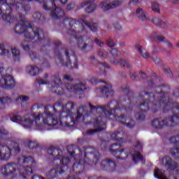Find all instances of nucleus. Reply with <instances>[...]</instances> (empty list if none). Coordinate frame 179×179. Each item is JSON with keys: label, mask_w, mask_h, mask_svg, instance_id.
<instances>
[{"label": "nucleus", "mask_w": 179, "mask_h": 179, "mask_svg": "<svg viewBox=\"0 0 179 179\" xmlns=\"http://www.w3.org/2000/svg\"><path fill=\"white\" fill-rule=\"evenodd\" d=\"M0 50L3 52V54H4V55H8V54H9V52L6 49H3L0 47Z\"/></svg>", "instance_id": "obj_30"}, {"label": "nucleus", "mask_w": 179, "mask_h": 179, "mask_svg": "<svg viewBox=\"0 0 179 179\" xmlns=\"http://www.w3.org/2000/svg\"><path fill=\"white\" fill-rule=\"evenodd\" d=\"M136 15L141 20H146L148 19V14L142 8H138L136 10Z\"/></svg>", "instance_id": "obj_10"}, {"label": "nucleus", "mask_w": 179, "mask_h": 179, "mask_svg": "<svg viewBox=\"0 0 179 179\" xmlns=\"http://www.w3.org/2000/svg\"><path fill=\"white\" fill-rule=\"evenodd\" d=\"M62 16H64V11L62 10L56 8L55 10L52 11V17L53 19H58V17H61Z\"/></svg>", "instance_id": "obj_11"}, {"label": "nucleus", "mask_w": 179, "mask_h": 179, "mask_svg": "<svg viewBox=\"0 0 179 179\" xmlns=\"http://www.w3.org/2000/svg\"><path fill=\"white\" fill-rule=\"evenodd\" d=\"M79 121H83V116L78 113L76 118V122H79Z\"/></svg>", "instance_id": "obj_23"}, {"label": "nucleus", "mask_w": 179, "mask_h": 179, "mask_svg": "<svg viewBox=\"0 0 179 179\" xmlns=\"http://www.w3.org/2000/svg\"><path fill=\"white\" fill-rule=\"evenodd\" d=\"M60 2H62V3L64 5L68 2V0H60Z\"/></svg>", "instance_id": "obj_41"}, {"label": "nucleus", "mask_w": 179, "mask_h": 179, "mask_svg": "<svg viewBox=\"0 0 179 179\" xmlns=\"http://www.w3.org/2000/svg\"><path fill=\"white\" fill-rule=\"evenodd\" d=\"M107 44L108 45V47H110V48L112 47H114L115 45V43H114L113 40L109 39L107 42Z\"/></svg>", "instance_id": "obj_24"}, {"label": "nucleus", "mask_w": 179, "mask_h": 179, "mask_svg": "<svg viewBox=\"0 0 179 179\" xmlns=\"http://www.w3.org/2000/svg\"><path fill=\"white\" fill-rule=\"evenodd\" d=\"M117 52V50H115L113 49V50H112L111 53H112V54H114V52Z\"/></svg>", "instance_id": "obj_45"}, {"label": "nucleus", "mask_w": 179, "mask_h": 179, "mask_svg": "<svg viewBox=\"0 0 179 179\" xmlns=\"http://www.w3.org/2000/svg\"><path fill=\"white\" fill-rule=\"evenodd\" d=\"M28 173H29L30 174H31V173H33V171L31 169V168L28 169Z\"/></svg>", "instance_id": "obj_43"}, {"label": "nucleus", "mask_w": 179, "mask_h": 179, "mask_svg": "<svg viewBox=\"0 0 179 179\" xmlns=\"http://www.w3.org/2000/svg\"><path fill=\"white\" fill-rule=\"evenodd\" d=\"M152 124L155 128H162L163 127V122L162 120H155L152 122Z\"/></svg>", "instance_id": "obj_15"}, {"label": "nucleus", "mask_w": 179, "mask_h": 179, "mask_svg": "<svg viewBox=\"0 0 179 179\" xmlns=\"http://www.w3.org/2000/svg\"><path fill=\"white\" fill-rule=\"evenodd\" d=\"M142 56L143 57V58H150V56L149 55V54H148L146 52H143L142 54Z\"/></svg>", "instance_id": "obj_35"}, {"label": "nucleus", "mask_w": 179, "mask_h": 179, "mask_svg": "<svg viewBox=\"0 0 179 179\" xmlns=\"http://www.w3.org/2000/svg\"><path fill=\"white\" fill-rule=\"evenodd\" d=\"M25 26H27V23H26Z\"/></svg>", "instance_id": "obj_53"}, {"label": "nucleus", "mask_w": 179, "mask_h": 179, "mask_svg": "<svg viewBox=\"0 0 179 179\" xmlns=\"http://www.w3.org/2000/svg\"><path fill=\"white\" fill-rule=\"evenodd\" d=\"M23 50H25V51H27L29 50V45H22Z\"/></svg>", "instance_id": "obj_39"}, {"label": "nucleus", "mask_w": 179, "mask_h": 179, "mask_svg": "<svg viewBox=\"0 0 179 179\" xmlns=\"http://www.w3.org/2000/svg\"><path fill=\"white\" fill-rule=\"evenodd\" d=\"M3 19L6 20L7 22H10V19H12V17H10V15H8L7 17H6V15H3Z\"/></svg>", "instance_id": "obj_29"}, {"label": "nucleus", "mask_w": 179, "mask_h": 179, "mask_svg": "<svg viewBox=\"0 0 179 179\" xmlns=\"http://www.w3.org/2000/svg\"><path fill=\"white\" fill-rule=\"evenodd\" d=\"M79 47H80V48H81V50H86V45H85V43H80V45H79Z\"/></svg>", "instance_id": "obj_32"}, {"label": "nucleus", "mask_w": 179, "mask_h": 179, "mask_svg": "<svg viewBox=\"0 0 179 179\" xmlns=\"http://www.w3.org/2000/svg\"><path fill=\"white\" fill-rule=\"evenodd\" d=\"M80 164H84V163L82 162H80Z\"/></svg>", "instance_id": "obj_49"}, {"label": "nucleus", "mask_w": 179, "mask_h": 179, "mask_svg": "<svg viewBox=\"0 0 179 179\" xmlns=\"http://www.w3.org/2000/svg\"><path fill=\"white\" fill-rule=\"evenodd\" d=\"M159 20H160L159 18H155L154 20H153V22L155 24H159Z\"/></svg>", "instance_id": "obj_38"}, {"label": "nucleus", "mask_w": 179, "mask_h": 179, "mask_svg": "<svg viewBox=\"0 0 179 179\" xmlns=\"http://www.w3.org/2000/svg\"><path fill=\"white\" fill-rule=\"evenodd\" d=\"M21 100V101H27V100H29V96H19L16 100Z\"/></svg>", "instance_id": "obj_25"}, {"label": "nucleus", "mask_w": 179, "mask_h": 179, "mask_svg": "<svg viewBox=\"0 0 179 179\" xmlns=\"http://www.w3.org/2000/svg\"><path fill=\"white\" fill-rule=\"evenodd\" d=\"M171 143H174L175 145H178L179 146V136L171 137L170 138Z\"/></svg>", "instance_id": "obj_20"}, {"label": "nucleus", "mask_w": 179, "mask_h": 179, "mask_svg": "<svg viewBox=\"0 0 179 179\" xmlns=\"http://www.w3.org/2000/svg\"><path fill=\"white\" fill-rule=\"evenodd\" d=\"M129 128H132V126H130V125L129 124Z\"/></svg>", "instance_id": "obj_51"}, {"label": "nucleus", "mask_w": 179, "mask_h": 179, "mask_svg": "<svg viewBox=\"0 0 179 179\" xmlns=\"http://www.w3.org/2000/svg\"><path fill=\"white\" fill-rule=\"evenodd\" d=\"M24 35L27 38H31L33 40L34 37H37V38H40V36L43 34V31L40 29H35V30H33V29L27 27L23 31Z\"/></svg>", "instance_id": "obj_5"}, {"label": "nucleus", "mask_w": 179, "mask_h": 179, "mask_svg": "<svg viewBox=\"0 0 179 179\" xmlns=\"http://www.w3.org/2000/svg\"><path fill=\"white\" fill-rule=\"evenodd\" d=\"M12 54L15 61H17L20 58V54L19 51L17 49L14 48L12 50Z\"/></svg>", "instance_id": "obj_17"}, {"label": "nucleus", "mask_w": 179, "mask_h": 179, "mask_svg": "<svg viewBox=\"0 0 179 179\" xmlns=\"http://www.w3.org/2000/svg\"><path fill=\"white\" fill-rule=\"evenodd\" d=\"M69 163V159L66 158V157H64L62 160V166L66 164Z\"/></svg>", "instance_id": "obj_26"}, {"label": "nucleus", "mask_w": 179, "mask_h": 179, "mask_svg": "<svg viewBox=\"0 0 179 179\" xmlns=\"http://www.w3.org/2000/svg\"><path fill=\"white\" fill-rule=\"evenodd\" d=\"M162 1H164V2H169V1H173V0H162Z\"/></svg>", "instance_id": "obj_47"}, {"label": "nucleus", "mask_w": 179, "mask_h": 179, "mask_svg": "<svg viewBox=\"0 0 179 179\" xmlns=\"http://www.w3.org/2000/svg\"><path fill=\"white\" fill-rule=\"evenodd\" d=\"M43 2H46V3H49V2H50L51 5L54 6V0H43Z\"/></svg>", "instance_id": "obj_33"}, {"label": "nucleus", "mask_w": 179, "mask_h": 179, "mask_svg": "<svg viewBox=\"0 0 179 179\" xmlns=\"http://www.w3.org/2000/svg\"><path fill=\"white\" fill-rule=\"evenodd\" d=\"M2 13V10L0 9V15Z\"/></svg>", "instance_id": "obj_50"}, {"label": "nucleus", "mask_w": 179, "mask_h": 179, "mask_svg": "<svg viewBox=\"0 0 179 179\" xmlns=\"http://www.w3.org/2000/svg\"><path fill=\"white\" fill-rule=\"evenodd\" d=\"M55 85H61V80L59 78H57L53 85H52V89H55V93H57V94H64V93H69L72 92L78 93V92H83V90L86 89L83 84L76 86L67 85L65 86L66 90L64 91L62 90V88L58 87V86Z\"/></svg>", "instance_id": "obj_2"}, {"label": "nucleus", "mask_w": 179, "mask_h": 179, "mask_svg": "<svg viewBox=\"0 0 179 179\" xmlns=\"http://www.w3.org/2000/svg\"><path fill=\"white\" fill-rule=\"evenodd\" d=\"M8 1L9 0H0V3H5V2H7V3H9Z\"/></svg>", "instance_id": "obj_40"}, {"label": "nucleus", "mask_w": 179, "mask_h": 179, "mask_svg": "<svg viewBox=\"0 0 179 179\" xmlns=\"http://www.w3.org/2000/svg\"><path fill=\"white\" fill-rule=\"evenodd\" d=\"M154 176L155 178L158 179H167V178L164 176V173L160 171L159 169H156L154 173Z\"/></svg>", "instance_id": "obj_13"}, {"label": "nucleus", "mask_w": 179, "mask_h": 179, "mask_svg": "<svg viewBox=\"0 0 179 179\" xmlns=\"http://www.w3.org/2000/svg\"><path fill=\"white\" fill-rule=\"evenodd\" d=\"M0 86L3 89H10L16 85L15 78L10 74H8V70H5L3 65L0 64Z\"/></svg>", "instance_id": "obj_3"}, {"label": "nucleus", "mask_w": 179, "mask_h": 179, "mask_svg": "<svg viewBox=\"0 0 179 179\" xmlns=\"http://www.w3.org/2000/svg\"><path fill=\"white\" fill-rule=\"evenodd\" d=\"M131 123H133V125H134V122H131Z\"/></svg>", "instance_id": "obj_54"}, {"label": "nucleus", "mask_w": 179, "mask_h": 179, "mask_svg": "<svg viewBox=\"0 0 179 179\" xmlns=\"http://www.w3.org/2000/svg\"><path fill=\"white\" fill-rule=\"evenodd\" d=\"M136 48H137L138 52H140V54H142V49H141V45H137Z\"/></svg>", "instance_id": "obj_36"}, {"label": "nucleus", "mask_w": 179, "mask_h": 179, "mask_svg": "<svg viewBox=\"0 0 179 179\" xmlns=\"http://www.w3.org/2000/svg\"><path fill=\"white\" fill-rule=\"evenodd\" d=\"M130 155L132 156L133 160L134 162H135V163H138V162H141V160H143L142 155H141V153L138 152L131 151L130 152Z\"/></svg>", "instance_id": "obj_12"}, {"label": "nucleus", "mask_w": 179, "mask_h": 179, "mask_svg": "<svg viewBox=\"0 0 179 179\" xmlns=\"http://www.w3.org/2000/svg\"><path fill=\"white\" fill-rule=\"evenodd\" d=\"M43 9H45V10H47V6H43Z\"/></svg>", "instance_id": "obj_46"}, {"label": "nucleus", "mask_w": 179, "mask_h": 179, "mask_svg": "<svg viewBox=\"0 0 179 179\" xmlns=\"http://www.w3.org/2000/svg\"><path fill=\"white\" fill-rule=\"evenodd\" d=\"M109 166L113 167V169H115V163L113 161H109Z\"/></svg>", "instance_id": "obj_31"}, {"label": "nucleus", "mask_w": 179, "mask_h": 179, "mask_svg": "<svg viewBox=\"0 0 179 179\" xmlns=\"http://www.w3.org/2000/svg\"><path fill=\"white\" fill-rule=\"evenodd\" d=\"M83 23H84V24H85L87 26V27L90 29V30H92V31H96L97 27H94V25H91L90 23H88L86 21H84Z\"/></svg>", "instance_id": "obj_19"}, {"label": "nucleus", "mask_w": 179, "mask_h": 179, "mask_svg": "<svg viewBox=\"0 0 179 179\" xmlns=\"http://www.w3.org/2000/svg\"><path fill=\"white\" fill-rule=\"evenodd\" d=\"M11 121L21 124L24 128H33V127L39 128L43 124L48 125V127H55L59 122L58 120H55L50 113L34 114L26 119L22 118L19 115H15L11 119Z\"/></svg>", "instance_id": "obj_1"}, {"label": "nucleus", "mask_w": 179, "mask_h": 179, "mask_svg": "<svg viewBox=\"0 0 179 179\" xmlns=\"http://www.w3.org/2000/svg\"><path fill=\"white\" fill-rule=\"evenodd\" d=\"M171 154L172 155V156H175L176 159H179V149L171 150Z\"/></svg>", "instance_id": "obj_21"}, {"label": "nucleus", "mask_w": 179, "mask_h": 179, "mask_svg": "<svg viewBox=\"0 0 179 179\" xmlns=\"http://www.w3.org/2000/svg\"><path fill=\"white\" fill-rule=\"evenodd\" d=\"M38 179H44V178H38Z\"/></svg>", "instance_id": "obj_52"}, {"label": "nucleus", "mask_w": 179, "mask_h": 179, "mask_svg": "<svg viewBox=\"0 0 179 179\" xmlns=\"http://www.w3.org/2000/svg\"><path fill=\"white\" fill-rule=\"evenodd\" d=\"M34 19H38V20L41 19V14H40V13H35L34 15Z\"/></svg>", "instance_id": "obj_28"}, {"label": "nucleus", "mask_w": 179, "mask_h": 179, "mask_svg": "<svg viewBox=\"0 0 179 179\" xmlns=\"http://www.w3.org/2000/svg\"><path fill=\"white\" fill-rule=\"evenodd\" d=\"M15 171V168L11 164H8L3 166L1 169V172L3 176H8V174H12Z\"/></svg>", "instance_id": "obj_8"}, {"label": "nucleus", "mask_w": 179, "mask_h": 179, "mask_svg": "<svg viewBox=\"0 0 179 179\" xmlns=\"http://www.w3.org/2000/svg\"><path fill=\"white\" fill-rule=\"evenodd\" d=\"M95 10H96V5H94V3H90L88 4L85 10L87 13H92V12H94Z\"/></svg>", "instance_id": "obj_16"}, {"label": "nucleus", "mask_w": 179, "mask_h": 179, "mask_svg": "<svg viewBox=\"0 0 179 179\" xmlns=\"http://www.w3.org/2000/svg\"><path fill=\"white\" fill-rule=\"evenodd\" d=\"M152 9L154 12H160L159 4L157 3H154L152 4Z\"/></svg>", "instance_id": "obj_22"}, {"label": "nucleus", "mask_w": 179, "mask_h": 179, "mask_svg": "<svg viewBox=\"0 0 179 179\" xmlns=\"http://www.w3.org/2000/svg\"><path fill=\"white\" fill-rule=\"evenodd\" d=\"M96 43L98 44V45H99L100 47H101V44H103V43L99 41H96Z\"/></svg>", "instance_id": "obj_42"}, {"label": "nucleus", "mask_w": 179, "mask_h": 179, "mask_svg": "<svg viewBox=\"0 0 179 179\" xmlns=\"http://www.w3.org/2000/svg\"><path fill=\"white\" fill-rule=\"evenodd\" d=\"M163 163H166V166H169V169L174 170V164L171 163V159H170V157L164 158Z\"/></svg>", "instance_id": "obj_14"}, {"label": "nucleus", "mask_w": 179, "mask_h": 179, "mask_svg": "<svg viewBox=\"0 0 179 179\" xmlns=\"http://www.w3.org/2000/svg\"><path fill=\"white\" fill-rule=\"evenodd\" d=\"M25 71L31 76H36L40 73V69L37 66H28L25 68Z\"/></svg>", "instance_id": "obj_7"}, {"label": "nucleus", "mask_w": 179, "mask_h": 179, "mask_svg": "<svg viewBox=\"0 0 179 179\" xmlns=\"http://www.w3.org/2000/svg\"><path fill=\"white\" fill-rule=\"evenodd\" d=\"M64 79L65 80H72V77H71L70 76H64Z\"/></svg>", "instance_id": "obj_34"}, {"label": "nucleus", "mask_w": 179, "mask_h": 179, "mask_svg": "<svg viewBox=\"0 0 179 179\" xmlns=\"http://www.w3.org/2000/svg\"><path fill=\"white\" fill-rule=\"evenodd\" d=\"M160 60L159 59H157L155 61V64H159V62Z\"/></svg>", "instance_id": "obj_44"}, {"label": "nucleus", "mask_w": 179, "mask_h": 179, "mask_svg": "<svg viewBox=\"0 0 179 179\" xmlns=\"http://www.w3.org/2000/svg\"><path fill=\"white\" fill-rule=\"evenodd\" d=\"M12 155L10 149L6 146L0 145V159L9 160Z\"/></svg>", "instance_id": "obj_6"}, {"label": "nucleus", "mask_w": 179, "mask_h": 179, "mask_svg": "<svg viewBox=\"0 0 179 179\" xmlns=\"http://www.w3.org/2000/svg\"><path fill=\"white\" fill-rule=\"evenodd\" d=\"M101 92L103 94H107V93H111L112 92L111 86L107 85L104 87Z\"/></svg>", "instance_id": "obj_18"}, {"label": "nucleus", "mask_w": 179, "mask_h": 179, "mask_svg": "<svg viewBox=\"0 0 179 179\" xmlns=\"http://www.w3.org/2000/svg\"><path fill=\"white\" fill-rule=\"evenodd\" d=\"M59 174H62V173H64V171H62L61 172H59Z\"/></svg>", "instance_id": "obj_48"}, {"label": "nucleus", "mask_w": 179, "mask_h": 179, "mask_svg": "<svg viewBox=\"0 0 179 179\" xmlns=\"http://www.w3.org/2000/svg\"><path fill=\"white\" fill-rule=\"evenodd\" d=\"M141 2V0H131L130 3H133L134 5H138Z\"/></svg>", "instance_id": "obj_27"}, {"label": "nucleus", "mask_w": 179, "mask_h": 179, "mask_svg": "<svg viewBox=\"0 0 179 179\" xmlns=\"http://www.w3.org/2000/svg\"><path fill=\"white\" fill-rule=\"evenodd\" d=\"M121 3H122V1L120 0H115L113 2H110V0H105L99 3V8H101L102 10H108L117 8V6H119Z\"/></svg>", "instance_id": "obj_4"}, {"label": "nucleus", "mask_w": 179, "mask_h": 179, "mask_svg": "<svg viewBox=\"0 0 179 179\" xmlns=\"http://www.w3.org/2000/svg\"><path fill=\"white\" fill-rule=\"evenodd\" d=\"M178 47H179V45H178Z\"/></svg>", "instance_id": "obj_55"}, {"label": "nucleus", "mask_w": 179, "mask_h": 179, "mask_svg": "<svg viewBox=\"0 0 179 179\" xmlns=\"http://www.w3.org/2000/svg\"><path fill=\"white\" fill-rule=\"evenodd\" d=\"M10 103H12V99L8 96L0 98V110H3L5 106L8 104H10Z\"/></svg>", "instance_id": "obj_9"}, {"label": "nucleus", "mask_w": 179, "mask_h": 179, "mask_svg": "<svg viewBox=\"0 0 179 179\" xmlns=\"http://www.w3.org/2000/svg\"><path fill=\"white\" fill-rule=\"evenodd\" d=\"M38 83L39 85H45V82H44L43 80H38Z\"/></svg>", "instance_id": "obj_37"}]
</instances>
